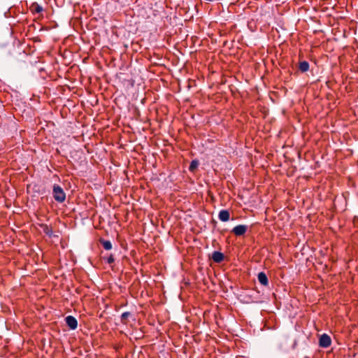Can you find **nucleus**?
Returning <instances> with one entry per match:
<instances>
[{
  "label": "nucleus",
  "instance_id": "f257e3e1",
  "mask_svg": "<svg viewBox=\"0 0 358 358\" xmlns=\"http://www.w3.org/2000/svg\"><path fill=\"white\" fill-rule=\"evenodd\" d=\"M52 196L55 200L59 203H63L66 199L65 192L57 184H55L52 187Z\"/></svg>",
  "mask_w": 358,
  "mask_h": 358
},
{
  "label": "nucleus",
  "instance_id": "f03ea898",
  "mask_svg": "<svg viewBox=\"0 0 358 358\" xmlns=\"http://www.w3.org/2000/svg\"><path fill=\"white\" fill-rule=\"evenodd\" d=\"M331 344V339L327 334H323L319 339V345L321 348H327Z\"/></svg>",
  "mask_w": 358,
  "mask_h": 358
},
{
  "label": "nucleus",
  "instance_id": "7ed1b4c3",
  "mask_svg": "<svg viewBox=\"0 0 358 358\" xmlns=\"http://www.w3.org/2000/svg\"><path fill=\"white\" fill-rule=\"evenodd\" d=\"M248 229V227L247 225L239 224L234 227L232 229L231 232L237 236H243L246 233Z\"/></svg>",
  "mask_w": 358,
  "mask_h": 358
},
{
  "label": "nucleus",
  "instance_id": "20e7f679",
  "mask_svg": "<svg viewBox=\"0 0 358 358\" xmlns=\"http://www.w3.org/2000/svg\"><path fill=\"white\" fill-rule=\"evenodd\" d=\"M66 323L67 326L72 330H74L78 327V321L77 320L71 315H69L65 318Z\"/></svg>",
  "mask_w": 358,
  "mask_h": 358
},
{
  "label": "nucleus",
  "instance_id": "39448f33",
  "mask_svg": "<svg viewBox=\"0 0 358 358\" xmlns=\"http://www.w3.org/2000/svg\"><path fill=\"white\" fill-rule=\"evenodd\" d=\"M211 258L215 262L221 263L224 259V255L220 252L215 251L213 252Z\"/></svg>",
  "mask_w": 358,
  "mask_h": 358
},
{
  "label": "nucleus",
  "instance_id": "423d86ee",
  "mask_svg": "<svg viewBox=\"0 0 358 358\" xmlns=\"http://www.w3.org/2000/svg\"><path fill=\"white\" fill-rule=\"evenodd\" d=\"M30 10L33 14L41 13L43 10V8L37 2H34L30 6Z\"/></svg>",
  "mask_w": 358,
  "mask_h": 358
},
{
  "label": "nucleus",
  "instance_id": "0eeeda50",
  "mask_svg": "<svg viewBox=\"0 0 358 358\" xmlns=\"http://www.w3.org/2000/svg\"><path fill=\"white\" fill-rule=\"evenodd\" d=\"M218 217L222 222H227L230 218V213L227 210H222L218 214Z\"/></svg>",
  "mask_w": 358,
  "mask_h": 358
},
{
  "label": "nucleus",
  "instance_id": "6e6552de",
  "mask_svg": "<svg viewBox=\"0 0 358 358\" xmlns=\"http://www.w3.org/2000/svg\"><path fill=\"white\" fill-rule=\"evenodd\" d=\"M257 278L259 282L264 286H267L268 285V280L265 273L260 272L257 275Z\"/></svg>",
  "mask_w": 358,
  "mask_h": 358
},
{
  "label": "nucleus",
  "instance_id": "1a4fd4ad",
  "mask_svg": "<svg viewBox=\"0 0 358 358\" xmlns=\"http://www.w3.org/2000/svg\"><path fill=\"white\" fill-rule=\"evenodd\" d=\"M309 63L306 61L299 62V69L302 73H305L309 70Z\"/></svg>",
  "mask_w": 358,
  "mask_h": 358
},
{
  "label": "nucleus",
  "instance_id": "9d476101",
  "mask_svg": "<svg viewBox=\"0 0 358 358\" xmlns=\"http://www.w3.org/2000/svg\"><path fill=\"white\" fill-rule=\"evenodd\" d=\"M100 243L105 250H109L112 249V243L110 241L101 239Z\"/></svg>",
  "mask_w": 358,
  "mask_h": 358
},
{
  "label": "nucleus",
  "instance_id": "9b49d317",
  "mask_svg": "<svg viewBox=\"0 0 358 358\" xmlns=\"http://www.w3.org/2000/svg\"><path fill=\"white\" fill-rule=\"evenodd\" d=\"M131 315L129 312H124L121 315V322L127 324L128 317Z\"/></svg>",
  "mask_w": 358,
  "mask_h": 358
},
{
  "label": "nucleus",
  "instance_id": "f8f14e48",
  "mask_svg": "<svg viewBox=\"0 0 358 358\" xmlns=\"http://www.w3.org/2000/svg\"><path fill=\"white\" fill-rule=\"evenodd\" d=\"M198 165H199L198 161H196V160L192 161V162L189 165V171H194V170L197 168Z\"/></svg>",
  "mask_w": 358,
  "mask_h": 358
},
{
  "label": "nucleus",
  "instance_id": "ddd939ff",
  "mask_svg": "<svg viewBox=\"0 0 358 358\" xmlns=\"http://www.w3.org/2000/svg\"><path fill=\"white\" fill-rule=\"evenodd\" d=\"M103 259L106 260V262L109 264H111L112 263H113L115 262V259L113 257V255H110L109 257H103Z\"/></svg>",
  "mask_w": 358,
  "mask_h": 358
},
{
  "label": "nucleus",
  "instance_id": "4468645a",
  "mask_svg": "<svg viewBox=\"0 0 358 358\" xmlns=\"http://www.w3.org/2000/svg\"><path fill=\"white\" fill-rule=\"evenodd\" d=\"M44 231H45V233L46 234H48V235H49V236H50V235H51L52 231H51V230H50L47 226L45 227V229H44Z\"/></svg>",
  "mask_w": 358,
  "mask_h": 358
}]
</instances>
